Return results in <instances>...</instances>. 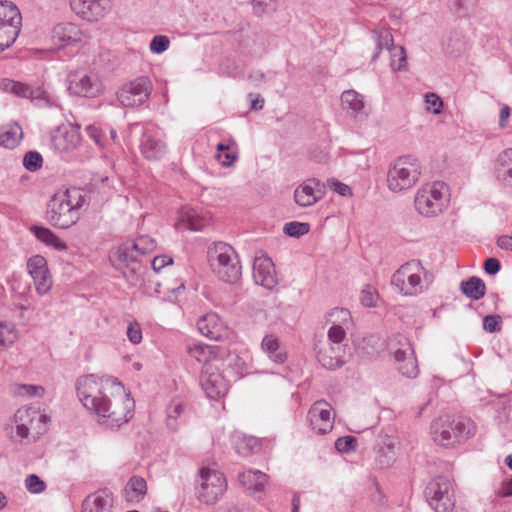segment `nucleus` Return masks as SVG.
<instances>
[{
    "label": "nucleus",
    "mask_w": 512,
    "mask_h": 512,
    "mask_svg": "<svg viewBox=\"0 0 512 512\" xmlns=\"http://www.w3.org/2000/svg\"><path fill=\"white\" fill-rule=\"evenodd\" d=\"M501 317L499 315H488L483 319V328L489 333L501 330Z\"/></svg>",
    "instance_id": "54"
},
{
    "label": "nucleus",
    "mask_w": 512,
    "mask_h": 512,
    "mask_svg": "<svg viewBox=\"0 0 512 512\" xmlns=\"http://www.w3.org/2000/svg\"><path fill=\"white\" fill-rule=\"evenodd\" d=\"M308 421L312 430L317 434L325 435L330 432L334 425L332 408L324 400L316 401L308 411Z\"/></svg>",
    "instance_id": "17"
},
{
    "label": "nucleus",
    "mask_w": 512,
    "mask_h": 512,
    "mask_svg": "<svg viewBox=\"0 0 512 512\" xmlns=\"http://www.w3.org/2000/svg\"><path fill=\"white\" fill-rule=\"evenodd\" d=\"M327 321L331 323L328 330V342L334 344H344L343 341L346 336V329L351 322V314L345 308H334L328 314Z\"/></svg>",
    "instance_id": "21"
},
{
    "label": "nucleus",
    "mask_w": 512,
    "mask_h": 512,
    "mask_svg": "<svg viewBox=\"0 0 512 512\" xmlns=\"http://www.w3.org/2000/svg\"><path fill=\"white\" fill-rule=\"evenodd\" d=\"M71 9L82 19L96 22L110 10V0H70Z\"/></svg>",
    "instance_id": "18"
},
{
    "label": "nucleus",
    "mask_w": 512,
    "mask_h": 512,
    "mask_svg": "<svg viewBox=\"0 0 512 512\" xmlns=\"http://www.w3.org/2000/svg\"><path fill=\"white\" fill-rule=\"evenodd\" d=\"M42 43L44 47L40 51L44 53L52 54L65 48L69 49V54L77 52V49H73V47H77L78 40L65 34H43Z\"/></svg>",
    "instance_id": "28"
},
{
    "label": "nucleus",
    "mask_w": 512,
    "mask_h": 512,
    "mask_svg": "<svg viewBox=\"0 0 512 512\" xmlns=\"http://www.w3.org/2000/svg\"><path fill=\"white\" fill-rule=\"evenodd\" d=\"M324 185L317 179H308L294 191V200L301 207H309L322 199Z\"/></svg>",
    "instance_id": "23"
},
{
    "label": "nucleus",
    "mask_w": 512,
    "mask_h": 512,
    "mask_svg": "<svg viewBox=\"0 0 512 512\" xmlns=\"http://www.w3.org/2000/svg\"><path fill=\"white\" fill-rule=\"evenodd\" d=\"M0 89L22 98H29L33 94V89L29 85L10 79H2Z\"/></svg>",
    "instance_id": "40"
},
{
    "label": "nucleus",
    "mask_w": 512,
    "mask_h": 512,
    "mask_svg": "<svg viewBox=\"0 0 512 512\" xmlns=\"http://www.w3.org/2000/svg\"><path fill=\"white\" fill-rule=\"evenodd\" d=\"M253 279L257 285L266 289H273L278 278L272 260L266 256L255 257L253 262Z\"/></svg>",
    "instance_id": "22"
},
{
    "label": "nucleus",
    "mask_w": 512,
    "mask_h": 512,
    "mask_svg": "<svg viewBox=\"0 0 512 512\" xmlns=\"http://www.w3.org/2000/svg\"><path fill=\"white\" fill-rule=\"evenodd\" d=\"M22 16L19 9L11 4L0 2V30L11 28L13 32H21Z\"/></svg>",
    "instance_id": "31"
},
{
    "label": "nucleus",
    "mask_w": 512,
    "mask_h": 512,
    "mask_svg": "<svg viewBox=\"0 0 512 512\" xmlns=\"http://www.w3.org/2000/svg\"><path fill=\"white\" fill-rule=\"evenodd\" d=\"M147 492V483L143 477L133 476L125 487L126 499L129 502L141 501Z\"/></svg>",
    "instance_id": "38"
},
{
    "label": "nucleus",
    "mask_w": 512,
    "mask_h": 512,
    "mask_svg": "<svg viewBox=\"0 0 512 512\" xmlns=\"http://www.w3.org/2000/svg\"><path fill=\"white\" fill-rule=\"evenodd\" d=\"M113 506L112 493L107 489L88 495L83 501V512H110Z\"/></svg>",
    "instance_id": "27"
},
{
    "label": "nucleus",
    "mask_w": 512,
    "mask_h": 512,
    "mask_svg": "<svg viewBox=\"0 0 512 512\" xmlns=\"http://www.w3.org/2000/svg\"><path fill=\"white\" fill-rule=\"evenodd\" d=\"M113 387L118 390L123 388L121 383L95 374L79 377L76 382L77 395L83 406L93 412L99 421L103 419L109 422L112 428L128 422L134 408V400L129 394L112 400L109 392Z\"/></svg>",
    "instance_id": "1"
},
{
    "label": "nucleus",
    "mask_w": 512,
    "mask_h": 512,
    "mask_svg": "<svg viewBox=\"0 0 512 512\" xmlns=\"http://www.w3.org/2000/svg\"><path fill=\"white\" fill-rule=\"evenodd\" d=\"M430 431L435 443L443 447H453L474 435L476 426L467 417L451 418L445 415L431 423Z\"/></svg>",
    "instance_id": "3"
},
{
    "label": "nucleus",
    "mask_w": 512,
    "mask_h": 512,
    "mask_svg": "<svg viewBox=\"0 0 512 512\" xmlns=\"http://www.w3.org/2000/svg\"><path fill=\"white\" fill-rule=\"evenodd\" d=\"M250 5L253 15L261 17L275 12L278 0H251Z\"/></svg>",
    "instance_id": "42"
},
{
    "label": "nucleus",
    "mask_w": 512,
    "mask_h": 512,
    "mask_svg": "<svg viewBox=\"0 0 512 512\" xmlns=\"http://www.w3.org/2000/svg\"><path fill=\"white\" fill-rule=\"evenodd\" d=\"M43 159L40 153L29 151L24 155L23 165L29 171H36L41 168Z\"/></svg>",
    "instance_id": "49"
},
{
    "label": "nucleus",
    "mask_w": 512,
    "mask_h": 512,
    "mask_svg": "<svg viewBox=\"0 0 512 512\" xmlns=\"http://www.w3.org/2000/svg\"><path fill=\"white\" fill-rule=\"evenodd\" d=\"M504 167H512V148L504 150L497 158L495 169Z\"/></svg>",
    "instance_id": "58"
},
{
    "label": "nucleus",
    "mask_w": 512,
    "mask_h": 512,
    "mask_svg": "<svg viewBox=\"0 0 512 512\" xmlns=\"http://www.w3.org/2000/svg\"><path fill=\"white\" fill-rule=\"evenodd\" d=\"M138 128H141V138L139 141L141 155L148 161L162 160L168 153V147L160 137L157 128L150 123H133L130 125L131 131Z\"/></svg>",
    "instance_id": "11"
},
{
    "label": "nucleus",
    "mask_w": 512,
    "mask_h": 512,
    "mask_svg": "<svg viewBox=\"0 0 512 512\" xmlns=\"http://www.w3.org/2000/svg\"><path fill=\"white\" fill-rule=\"evenodd\" d=\"M239 482L253 495L262 493L268 481V476L260 470H246L238 475Z\"/></svg>",
    "instance_id": "32"
},
{
    "label": "nucleus",
    "mask_w": 512,
    "mask_h": 512,
    "mask_svg": "<svg viewBox=\"0 0 512 512\" xmlns=\"http://www.w3.org/2000/svg\"><path fill=\"white\" fill-rule=\"evenodd\" d=\"M217 351V346L207 345L200 342L194 343L187 348L188 354L199 363H203L204 366L213 365L211 362L216 358Z\"/></svg>",
    "instance_id": "34"
},
{
    "label": "nucleus",
    "mask_w": 512,
    "mask_h": 512,
    "mask_svg": "<svg viewBox=\"0 0 512 512\" xmlns=\"http://www.w3.org/2000/svg\"><path fill=\"white\" fill-rule=\"evenodd\" d=\"M34 280L36 291L39 295L47 294L52 287V279L49 272L42 274Z\"/></svg>",
    "instance_id": "52"
},
{
    "label": "nucleus",
    "mask_w": 512,
    "mask_h": 512,
    "mask_svg": "<svg viewBox=\"0 0 512 512\" xmlns=\"http://www.w3.org/2000/svg\"><path fill=\"white\" fill-rule=\"evenodd\" d=\"M460 290L467 298L477 301L485 296L486 285L479 277L472 276L461 282Z\"/></svg>",
    "instance_id": "35"
},
{
    "label": "nucleus",
    "mask_w": 512,
    "mask_h": 512,
    "mask_svg": "<svg viewBox=\"0 0 512 512\" xmlns=\"http://www.w3.org/2000/svg\"><path fill=\"white\" fill-rule=\"evenodd\" d=\"M227 489V481L223 473L201 468L195 480V494L197 499L206 505L216 503Z\"/></svg>",
    "instance_id": "7"
},
{
    "label": "nucleus",
    "mask_w": 512,
    "mask_h": 512,
    "mask_svg": "<svg viewBox=\"0 0 512 512\" xmlns=\"http://www.w3.org/2000/svg\"><path fill=\"white\" fill-rule=\"evenodd\" d=\"M17 336V331L12 323L0 322V351L11 346Z\"/></svg>",
    "instance_id": "41"
},
{
    "label": "nucleus",
    "mask_w": 512,
    "mask_h": 512,
    "mask_svg": "<svg viewBox=\"0 0 512 512\" xmlns=\"http://www.w3.org/2000/svg\"><path fill=\"white\" fill-rule=\"evenodd\" d=\"M131 241L137 244L135 249L139 252L140 256L152 252L156 247L155 240L148 235H141L136 239H131Z\"/></svg>",
    "instance_id": "46"
},
{
    "label": "nucleus",
    "mask_w": 512,
    "mask_h": 512,
    "mask_svg": "<svg viewBox=\"0 0 512 512\" xmlns=\"http://www.w3.org/2000/svg\"><path fill=\"white\" fill-rule=\"evenodd\" d=\"M427 109L434 114H439L443 106L441 98L435 93H429L426 95Z\"/></svg>",
    "instance_id": "55"
},
{
    "label": "nucleus",
    "mask_w": 512,
    "mask_h": 512,
    "mask_svg": "<svg viewBox=\"0 0 512 512\" xmlns=\"http://www.w3.org/2000/svg\"><path fill=\"white\" fill-rule=\"evenodd\" d=\"M377 293L371 288L367 287L361 293V303L366 307H374L376 305Z\"/></svg>",
    "instance_id": "57"
},
{
    "label": "nucleus",
    "mask_w": 512,
    "mask_h": 512,
    "mask_svg": "<svg viewBox=\"0 0 512 512\" xmlns=\"http://www.w3.org/2000/svg\"><path fill=\"white\" fill-rule=\"evenodd\" d=\"M496 177L508 186H512V167L496 168Z\"/></svg>",
    "instance_id": "60"
},
{
    "label": "nucleus",
    "mask_w": 512,
    "mask_h": 512,
    "mask_svg": "<svg viewBox=\"0 0 512 512\" xmlns=\"http://www.w3.org/2000/svg\"><path fill=\"white\" fill-rule=\"evenodd\" d=\"M310 226L308 223L292 221L284 226V233L290 237H300L309 232Z\"/></svg>",
    "instance_id": "44"
},
{
    "label": "nucleus",
    "mask_w": 512,
    "mask_h": 512,
    "mask_svg": "<svg viewBox=\"0 0 512 512\" xmlns=\"http://www.w3.org/2000/svg\"><path fill=\"white\" fill-rule=\"evenodd\" d=\"M80 140V133L75 127L60 128L51 137L52 146L61 153L73 151Z\"/></svg>",
    "instance_id": "26"
},
{
    "label": "nucleus",
    "mask_w": 512,
    "mask_h": 512,
    "mask_svg": "<svg viewBox=\"0 0 512 512\" xmlns=\"http://www.w3.org/2000/svg\"><path fill=\"white\" fill-rule=\"evenodd\" d=\"M127 337L133 344H139L142 340V330L137 322L129 323L127 327Z\"/></svg>",
    "instance_id": "56"
},
{
    "label": "nucleus",
    "mask_w": 512,
    "mask_h": 512,
    "mask_svg": "<svg viewBox=\"0 0 512 512\" xmlns=\"http://www.w3.org/2000/svg\"><path fill=\"white\" fill-rule=\"evenodd\" d=\"M152 91V83L147 77H139L124 85L117 93V98L125 107L143 104Z\"/></svg>",
    "instance_id": "14"
},
{
    "label": "nucleus",
    "mask_w": 512,
    "mask_h": 512,
    "mask_svg": "<svg viewBox=\"0 0 512 512\" xmlns=\"http://www.w3.org/2000/svg\"><path fill=\"white\" fill-rule=\"evenodd\" d=\"M29 231L36 237V239L48 247H52L57 251L67 250V244L60 239L52 230L47 227L32 225Z\"/></svg>",
    "instance_id": "33"
},
{
    "label": "nucleus",
    "mask_w": 512,
    "mask_h": 512,
    "mask_svg": "<svg viewBox=\"0 0 512 512\" xmlns=\"http://www.w3.org/2000/svg\"><path fill=\"white\" fill-rule=\"evenodd\" d=\"M170 40L167 36L157 34L150 42L149 48L152 53L160 54L166 51L169 47Z\"/></svg>",
    "instance_id": "51"
},
{
    "label": "nucleus",
    "mask_w": 512,
    "mask_h": 512,
    "mask_svg": "<svg viewBox=\"0 0 512 512\" xmlns=\"http://www.w3.org/2000/svg\"><path fill=\"white\" fill-rule=\"evenodd\" d=\"M427 272L418 260L403 264L392 276L391 284L402 294L414 296L423 291V276Z\"/></svg>",
    "instance_id": "8"
},
{
    "label": "nucleus",
    "mask_w": 512,
    "mask_h": 512,
    "mask_svg": "<svg viewBox=\"0 0 512 512\" xmlns=\"http://www.w3.org/2000/svg\"><path fill=\"white\" fill-rule=\"evenodd\" d=\"M46 418V415L38 413L33 408H19L14 414L16 437L19 440L26 438L30 429L34 428L35 423H45Z\"/></svg>",
    "instance_id": "24"
},
{
    "label": "nucleus",
    "mask_w": 512,
    "mask_h": 512,
    "mask_svg": "<svg viewBox=\"0 0 512 512\" xmlns=\"http://www.w3.org/2000/svg\"><path fill=\"white\" fill-rule=\"evenodd\" d=\"M351 357V351L347 344L328 345L317 350V359L326 369L335 370L342 367Z\"/></svg>",
    "instance_id": "16"
},
{
    "label": "nucleus",
    "mask_w": 512,
    "mask_h": 512,
    "mask_svg": "<svg viewBox=\"0 0 512 512\" xmlns=\"http://www.w3.org/2000/svg\"><path fill=\"white\" fill-rule=\"evenodd\" d=\"M136 246L137 244L129 239L123 242L115 253L117 268L123 269V276L132 285L137 284L141 270L140 255L135 249Z\"/></svg>",
    "instance_id": "13"
},
{
    "label": "nucleus",
    "mask_w": 512,
    "mask_h": 512,
    "mask_svg": "<svg viewBox=\"0 0 512 512\" xmlns=\"http://www.w3.org/2000/svg\"><path fill=\"white\" fill-rule=\"evenodd\" d=\"M66 89L70 95L96 98L100 96L104 90L102 81L94 72L85 70H74L67 74Z\"/></svg>",
    "instance_id": "10"
},
{
    "label": "nucleus",
    "mask_w": 512,
    "mask_h": 512,
    "mask_svg": "<svg viewBox=\"0 0 512 512\" xmlns=\"http://www.w3.org/2000/svg\"><path fill=\"white\" fill-rule=\"evenodd\" d=\"M501 269V264L496 258H488L484 263V270L489 275L497 274Z\"/></svg>",
    "instance_id": "61"
},
{
    "label": "nucleus",
    "mask_w": 512,
    "mask_h": 512,
    "mask_svg": "<svg viewBox=\"0 0 512 512\" xmlns=\"http://www.w3.org/2000/svg\"><path fill=\"white\" fill-rule=\"evenodd\" d=\"M341 104L343 109L353 119L364 120L368 116V112L365 110L364 96L356 90L349 89L343 91L341 94Z\"/></svg>",
    "instance_id": "25"
},
{
    "label": "nucleus",
    "mask_w": 512,
    "mask_h": 512,
    "mask_svg": "<svg viewBox=\"0 0 512 512\" xmlns=\"http://www.w3.org/2000/svg\"><path fill=\"white\" fill-rule=\"evenodd\" d=\"M425 496L436 512H450L455 505L451 481L446 477H437L429 482Z\"/></svg>",
    "instance_id": "12"
},
{
    "label": "nucleus",
    "mask_w": 512,
    "mask_h": 512,
    "mask_svg": "<svg viewBox=\"0 0 512 512\" xmlns=\"http://www.w3.org/2000/svg\"><path fill=\"white\" fill-rule=\"evenodd\" d=\"M19 34H0V52L9 48L17 39Z\"/></svg>",
    "instance_id": "63"
},
{
    "label": "nucleus",
    "mask_w": 512,
    "mask_h": 512,
    "mask_svg": "<svg viewBox=\"0 0 512 512\" xmlns=\"http://www.w3.org/2000/svg\"><path fill=\"white\" fill-rule=\"evenodd\" d=\"M396 442L393 439L386 438L383 444L378 448L376 462L381 468L390 467L396 460L397 455Z\"/></svg>",
    "instance_id": "37"
},
{
    "label": "nucleus",
    "mask_w": 512,
    "mask_h": 512,
    "mask_svg": "<svg viewBox=\"0 0 512 512\" xmlns=\"http://www.w3.org/2000/svg\"><path fill=\"white\" fill-rule=\"evenodd\" d=\"M213 273L223 282L236 283L241 277V265L234 248L224 242H214L207 251Z\"/></svg>",
    "instance_id": "4"
},
{
    "label": "nucleus",
    "mask_w": 512,
    "mask_h": 512,
    "mask_svg": "<svg viewBox=\"0 0 512 512\" xmlns=\"http://www.w3.org/2000/svg\"><path fill=\"white\" fill-rule=\"evenodd\" d=\"M389 352L393 355L398 371L407 378H415L418 365L409 339L401 334L392 336L388 341Z\"/></svg>",
    "instance_id": "9"
},
{
    "label": "nucleus",
    "mask_w": 512,
    "mask_h": 512,
    "mask_svg": "<svg viewBox=\"0 0 512 512\" xmlns=\"http://www.w3.org/2000/svg\"><path fill=\"white\" fill-rule=\"evenodd\" d=\"M200 385L206 395L211 399H218L226 395L229 389L228 381L215 365L203 366Z\"/></svg>",
    "instance_id": "15"
},
{
    "label": "nucleus",
    "mask_w": 512,
    "mask_h": 512,
    "mask_svg": "<svg viewBox=\"0 0 512 512\" xmlns=\"http://www.w3.org/2000/svg\"><path fill=\"white\" fill-rule=\"evenodd\" d=\"M25 487L30 493L38 494L45 490L46 484L36 474H30L25 479Z\"/></svg>",
    "instance_id": "50"
},
{
    "label": "nucleus",
    "mask_w": 512,
    "mask_h": 512,
    "mask_svg": "<svg viewBox=\"0 0 512 512\" xmlns=\"http://www.w3.org/2000/svg\"><path fill=\"white\" fill-rule=\"evenodd\" d=\"M199 332L214 341H223L229 337L230 330L226 322L214 312L207 313L197 321Z\"/></svg>",
    "instance_id": "20"
},
{
    "label": "nucleus",
    "mask_w": 512,
    "mask_h": 512,
    "mask_svg": "<svg viewBox=\"0 0 512 512\" xmlns=\"http://www.w3.org/2000/svg\"><path fill=\"white\" fill-rule=\"evenodd\" d=\"M26 395L29 397L42 396L44 394V388L40 385H21L20 387Z\"/></svg>",
    "instance_id": "62"
},
{
    "label": "nucleus",
    "mask_w": 512,
    "mask_h": 512,
    "mask_svg": "<svg viewBox=\"0 0 512 512\" xmlns=\"http://www.w3.org/2000/svg\"><path fill=\"white\" fill-rule=\"evenodd\" d=\"M210 223V219L194 208L183 207L179 216V226L191 231H201Z\"/></svg>",
    "instance_id": "29"
},
{
    "label": "nucleus",
    "mask_w": 512,
    "mask_h": 512,
    "mask_svg": "<svg viewBox=\"0 0 512 512\" xmlns=\"http://www.w3.org/2000/svg\"><path fill=\"white\" fill-rule=\"evenodd\" d=\"M421 166L412 155L398 157L387 171V187L391 192L399 193L411 189L419 181Z\"/></svg>",
    "instance_id": "5"
},
{
    "label": "nucleus",
    "mask_w": 512,
    "mask_h": 512,
    "mask_svg": "<svg viewBox=\"0 0 512 512\" xmlns=\"http://www.w3.org/2000/svg\"><path fill=\"white\" fill-rule=\"evenodd\" d=\"M173 263V259L170 256L167 255H160L154 257L151 265L155 272H159L164 267L171 265Z\"/></svg>",
    "instance_id": "59"
},
{
    "label": "nucleus",
    "mask_w": 512,
    "mask_h": 512,
    "mask_svg": "<svg viewBox=\"0 0 512 512\" xmlns=\"http://www.w3.org/2000/svg\"><path fill=\"white\" fill-rule=\"evenodd\" d=\"M29 98L38 106L52 107L55 105L49 98L47 92L41 88L33 89V94H31Z\"/></svg>",
    "instance_id": "53"
},
{
    "label": "nucleus",
    "mask_w": 512,
    "mask_h": 512,
    "mask_svg": "<svg viewBox=\"0 0 512 512\" xmlns=\"http://www.w3.org/2000/svg\"><path fill=\"white\" fill-rule=\"evenodd\" d=\"M23 136L22 128L17 123H11L0 128V145L12 149L16 147Z\"/></svg>",
    "instance_id": "36"
},
{
    "label": "nucleus",
    "mask_w": 512,
    "mask_h": 512,
    "mask_svg": "<svg viewBox=\"0 0 512 512\" xmlns=\"http://www.w3.org/2000/svg\"><path fill=\"white\" fill-rule=\"evenodd\" d=\"M85 202V194L79 188L59 190L48 203L47 219L53 226L67 229L79 220L80 209Z\"/></svg>",
    "instance_id": "2"
},
{
    "label": "nucleus",
    "mask_w": 512,
    "mask_h": 512,
    "mask_svg": "<svg viewBox=\"0 0 512 512\" xmlns=\"http://www.w3.org/2000/svg\"><path fill=\"white\" fill-rule=\"evenodd\" d=\"M358 441L354 436L339 437L335 441V448L340 453H349L357 449Z\"/></svg>",
    "instance_id": "47"
},
{
    "label": "nucleus",
    "mask_w": 512,
    "mask_h": 512,
    "mask_svg": "<svg viewBox=\"0 0 512 512\" xmlns=\"http://www.w3.org/2000/svg\"><path fill=\"white\" fill-rule=\"evenodd\" d=\"M376 52L372 56V61H375L379 53L386 49L391 58V67L395 71L403 69L406 65L405 50L401 45H395L392 34H375L374 38Z\"/></svg>",
    "instance_id": "19"
},
{
    "label": "nucleus",
    "mask_w": 512,
    "mask_h": 512,
    "mask_svg": "<svg viewBox=\"0 0 512 512\" xmlns=\"http://www.w3.org/2000/svg\"><path fill=\"white\" fill-rule=\"evenodd\" d=\"M183 412V404L180 400H173L167 407V425L171 429H176V419Z\"/></svg>",
    "instance_id": "45"
},
{
    "label": "nucleus",
    "mask_w": 512,
    "mask_h": 512,
    "mask_svg": "<svg viewBox=\"0 0 512 512\" xmlns=\"http://www.w3.org/2000/svg\"><path fill=\"white\" fill-rule=\"evenodd\" d=\"M448 203V187L443 182L423 185L415 194L417 212L424 217H435L442 213Z\"/></svg>",
    "instance_id": "6"
},
{
    "label": "nucleus",
    "mask_w": 512,
    "mask_h": 512,
    "mask_svg": "<svg viewBox=\"0 0 512 512\" xmlns=\"http://www.w3.org/2000/svg\"><path fill=\"white\" fill-rule=\"evenodd\" d=\"M332 187H333V190L341 196H351L352 195L351 188L342 182L333 181Z\"/></svg>",
    "instance_id": "64"
},
{
    "label": "nucleus",
    "mask_w": 512,
    "mask_h": 512,
    "mask_svg": "<svg viewBox=\"0 0 512 512\" xmlns=\"http://www.w3.org/2000/svg\"><path fill=\"white\" fill-rule=\"evenodd\" d=\"M235 449L241 456L247 457L261 449V444L258 438L254 436H241L235 441Z\"/></svg>",
    "instance_id": "39"
},
{
    "label": "nucleus",
    "mask_w": 512,
    "mask_h": 512,
    "mask_svg": "<svg viewBox=\"0 0 512 512\" xmlns=\"http://www.w3.org/2000/svg\"><path fill=\"white\" fill-rule=\"evenodd\" d=\"M87 135L99 147H105L108 144V137L104 134L103 130L95 124L88 125L85 129Z\"/></svg>",
    "instance_id": "48"
},
{
    "label": "nucleus",
    "mask_w": 512,
    "mask_h": 512,
    "mask_svg": "<svg viewBox=\"0 0 512 512\" xmlns=\"http://www.w3.org/2000/svg\"><path fill=\"white\" fill-rule=\"evenodd\" d=\"M27 269L33 279L49 272L46 259L41 255H34L27 261Z\"/></svg>",
    "instance_id": "43"
},
{
    "label": "nucleus",
    "mask_w": 512,
    "mask_h": 512,
    "mask_svg": "<svg viewBox=\"0 0 512 512\" xmlns=\"http://www.w3.org/2000/svg\"><path fill=\"white\" fill-rule=\"evenodd\" d=\"M261 349L274 363L282 364L287 359L286 349L275 334L264 336L261 342Z\"/></svg>",
    "instance_id": "30"
}]
</instances>
